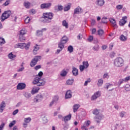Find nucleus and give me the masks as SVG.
I'll return each mask as SVG.
<instances>
[{"mask_svg": "<svg viewBox=\"0 0 130 130\" xmlns=\"http://www.w3.org/2000/svg\"><path fill=\"white\" fill-rule=\"evenodd\" d=\"M114 66L117 68H120L124 66V60L122 57H118L114 60Z\"/></svg>", "mask_w": 130, "mask_h": 130, "instance_id": "nucleus-1", "label": "nucleus"}, {"mask_svg": "<svg viewBox=\"0 0 130 130\" xmlns=\"http://www.w3.org/2000/svg\"><path fill=\"white\" fill-rule=\"evenodd\" d=\"M43 18L46 20V22L49 23L53 19V16L54 15L52 12H46L44 13L43 14Z\"/></svg>", "mask_w": 130, "mask_h": 130, "instance_id": "nucleus-2", "label": "nucleus"}, {"mask_svg": "<svg viewBox=\"0 0 130 130\" xmlns=\"http://www.w3.org/2000/svg\"><path fill=\"white\" fill-rule=\"evenodd\" d=\"M12 15V11L8 10L5 11L1 17V22H4L5 20H7Z\"/></svg>", "mask_w": 130, "mask_h": 130, "instance_id": "nucleus-3", "label": "nucleus"}, {"mask_svg": "<svg viewBox=\"0 0 130 130\" xmlns=\"http://www.w3.org/2000/svg\"><path fill=\"white\" fill-rule=\"evenodd\" d=\"M40 59H41V56H36L34 59H32L30 63V66L31 68H33V67H35L36 64H37V62H38V61L40 60Z\"/></svg>", "mask_w": 130, "mask_h": 130, "instance_id": "nucleus-4", "label": "nucleus"}, {"mask_svg": "<svg viewBox=\"0 0 130 130\" xmlns=\"http://www.w3.org/2000/svg\"><path fill=\"white\" fill-rule=\"evenodd\" d=\"M101 96V92L98 91L93 94V95L91 96V100H96L97 98L100 97Z\"/></svg>", "mask_w": 130, "mask_h": 130, "instance_id": "nucleus-5", "label": "nucleus"}, {"mask_svg": "<svg viewBox=\"0 0 130 130\" xmlns=\"http://www.w3.org/2000/svg\"><path fill=\"white\" fill-rule=\"evenodd\" d=\"M41 9H49L51 7V3H44L41 5L40 6Z\"/></svg>", "mask_w": 130, "mask_h": 130, "instance_id": "nucleus-6", "label": "nucleus"}, {"mask_svg": "<svg viewBox=\"0 0 130 130\" xmlns=\"http://www.w3.org/2000/svg\"><path fill=\"white\" fill-rule=\"evenodd\" d=\"M26 88V84L24 83H19L17 86V90H24Z\"/></svg>", "mask_w": 130, "mask_h": 130, "instance_id": "nucleus-7", "label": "nucleus"}, {"mask_svg": "<svg viewBox=\"0 0 130 130\" xmlns=\"http://www.w3.org/2000/svg\"><path fill=\"white\" fill-rule=\"evenodd\" d=\"M127 17L126 16H124L119 21L120 26H124L126 23V19Z\"/></svg>", "mask_w": 130, "mask_h": 130, "instance_id": "nucleus-8", "label": "nucleus"}, {"mask_svg": "<svg viewBox=\"0 0 130 130\" xmlns=\"http://www.w3.org/2000/svg\"><path fill=\"white\" fill-rule=\"evenodd\" d=\"M31 120H32V119L30 117L25 118L24 120V123L23 124V127H26L27 125H28V123H29Z\"/></svg>", "mask_w": 130, "mask_h": 130, "instance_id": "nucleus-9", "label": "nucleus"}, {"mask_svg": "<svg viewBox=\"0 0 130 130\" xmlns=\"http://www.w3.org/2000/svg\"><path fill=\"white\" fill-rule=\"evenodd\" d=\"M95 4L98 7H103L105 4L104 0H96Z\"/></svg>", "mask_w": 130, "mask_h": 130, "instance_id": "nucleus-10", "label": "nucleus"}, {"mask_svg": "<svg viewBox=\"0 0 130 130\" xmlns=\"http://www.w3.org/2000/svg\"><path fill=\"white\" fill-rule=\"evenodd\" d=\"M82 12V8L80 6L77 7L76 9H74V14L77 15L80 14Z\"/></svg>", "mask_w": 130, "mask_h": 130, "instance_id": "nucleus-11", "label": "nucleus"}, {"mask_svg": "<svg viewBox=\"0 0 130 130\" xmlns=\"http://www.w3.org/2000/svg\"><path fill=\"white\" fill-rule=\"evenodd\" d=\"M37 98L34 99L35 102H38L39 101H41L43 99V96L42 95L38 94L36 96Z\"/></svg>", "mask_w": 130, "mask_h": 130, "instance_id": "nucleus-12", "label": "nucleus"}, {"mask_svg": "<svg viewBox=\"0 0 130 130\" xmlns=\"http://www.w3.org/2000/svg\"><path fill=\"white\" fill-rule=\"evenodd\" d=\"M45 81L43 79H41V78H40V80H39V82L38 83V86L40 87L41 86H44L45 85Z\"/></svg>", "mask_w": 130, "mask_h": 130, "instance_id": "nucleus-13", "label": "nucleus"}, {"mask_svg": "<svg viewBox=\"0 0 130 130\" xmlns=\"http://www.w3.org/2000/svg\"><path fill=\"white\" fill-rule=\"evenodd\" d=\"M103 119V115H100L95 118V120L98 123H99L100 122L101 120H102Z\"/></svg>", "mask_w": 130, "mask_h": 130, "instance_id": "nucleus-14", "label": "nucleus"}, {"mask_svg": "<svg viewBox=\"0 0 130 130\" xmlns=\"http://www.w3.org/2000/svg\"><path fill=\"white\" fill-rule=\"evenodd\" d=\"M68 41H69V38H68V37L64 36L61 38L60 42H62V43H64V44H66V43H68Z\"/></svg>", "mask_w": 130, "mask_h": 130, "instance_id": "nucleus-15", "label": "nucleus"}, {"mask_svg": "<svg viewBox=\"0 0 130 130\" xmlns=\"http://www.w3.org/2000/svg\"><path fill=\"white\" fill-rule=\"evenodd\" d=\"M65 98L66 99H70V98H72V91L71 90H68L67 91Z\"/></svg>", "mask_w": 130, "mask_h": 130, "instance_id": "nucleus-16", "label": "nucleus"}, {"mask_svg": "<svg viewBox=\"0 0 130 130\" xmlns=\"http://www.w3.org/2000/svg\"><path fill=\"white\" fill-rule=\"evenodd\" d=\"M5 107H6V103H5V101H3L0 104V112L2 113L4 111Z\"/></svg>", "mask_w": 130, "mask_h": 130, "instance_id": "nucleus-17", "label": "nucleus"}, {"mask_svg": "<svg viewBox=\"0 0 130 130\" xmlns=\"http://www.w3.org/2000/svg\"><path fill=\"white\" fill-rule=\"evenodd\" d=\"M113 85L110 83H106V89L108 90V89H110L109 91H112L113 90Z\"/></svg>", "mask_w": 130, "mask_h": 130, "instance_id": "nucleus-18", "label": "nucleus"}, {"mask_svg": "<svg viewBox=\"0 0 130 130\" xmlns=\"http://www.w3.org/2000/svg\"><path fill=\"white\" fill-rule=\"evenodd\" d=\"M25 46V43H18L16 45V48H20L21 49H24Z\"/></svg>", "mask_w": 130, "mask_h": 130, "instance_id": "nucleus-19", "label": "nucleus"}, {"mask_svg": "<svg viewBox=\"0 0 130 130\" xmlns=\"http://www.w3.org/2000/svg\"><path fill=\"white\" fill-rule=\"evenodd\" d=\"M39 46L37 44L34 47V50H33V54L35 55L37 54V51L39 50Z\"/></svg>", "mask_w": 130, "mask_h": 130, "instance_id": "nucleus-20", "label": "nucleus"}, {"mask_svg": "<svg viewBox=\"0 0 130 130\" xmlns=\"http://www.w3.org/2000/svg\"><path fill=\"white\" fill-rule=\"evenodd\" d=\"M63 10V6L61 5H58L55 7V11L56 12H59V11H62Z\"/></svg>", "mask_w": 130, "mask_h": 130, "instance_id": "nucleus-21", "label": "nucleus"}, {"mask_svg": "<svg viewBox=\"0 0 130 130\" xmlns=\"http://www.w3.org/2000/svg\"><path fill=\"white\" fill-rule=\"evenodd\" d=\"M40 80V78L38 77V76H37L36 78L34 79L32 83L34 85H38V83L39 82V80Z\"/></svg>", "mask_w": 130, "mask_h": 130, "instance_id": "nucleus-22", "label": "nucleus"}, {"mask_svg": "<svg viewBox=\"0 0 130 130\" xmlns=\"http://www.w3.org/2000/svg\"><path fill=\"white\" fill-rule=\"evenodd\" d=\"M39 90H40V88L39 87H34L31 90V94H36V93H38Z\"/></svg>", "mask_w": 130, "mask_h": 130, "instance_id": "nucleus-23", "label": "nucleus"}, {"mask_svg": "<svg viewBox=\"0 0 130 130\" xmlns=\"http://www.w3.org/2000/svg\"><path fill=\"white\" fill-rule=\"evenodd\" d=\"M71 118H72V114H70L69 115L64 117V121L65 122H67V121H69V120H71Z\"/></svg>", "mask_w": 130, "mask_h": 130, "instance_id": "nucleus-24", "label": "nucleus"}, {"mask_svg": "<svg viewBox=\"0 0 130 130\" xmlns=\"http://www.w3.org/2000/svg\"><path fill=\"white\" fill-rule=\"evenodd\" d=\"M72 6V4L69 3L67 6L64 7V12H68L69 10H71V6Z\"/></svg>", "mask_w": 130, "mask_h": 130, "instance_id": "nucleus-25", "label": "nucleus"}, {"mask_svg": "<svg viewBox=\"0 0 130 130\" xmlns=\"http://www.w3.org/2000/svg\"><path fill=\"white\" fill-rule=\"evenodd\" d=\"M109 21L110 23H111L113 27H115V26H116V21H115V19L113 18H110Z\"/></svg>", "mask_w": 130, "mask_h": 130, "instance_id": "nucleus-26", "label": "nucleus"}, {"mask_svg": "<svg viewBox=\"0 0 130 130\" xmlns=\"http://www.w3.org/2000/svg\"><path fill=\"white\" fill-rule=\"evenodd\" d=\"M72 73H73L74 76H78V75L79 74L78 69H77V68H73Z\"/></svg>", "mask_w": 130, "mask_h": 130, "instance_id": "nucleus-27", "label": "nucleus"}, {"mask_svg": "<svg viewBox=\"0 0 130 130\" xmlns=\"http://www.w3.org/2000/svg\"><path fill=\"white\" fill-rule=\"evenodd\" d=\"M73 108L74 112H76V111H77L78 110V109H79V108H80V105H79V104H75L73 106Z\"/></svg>", "mask_w": 130, "mask_h": 130, "instance_id": "nucleus-28", "label": "nucleus"}, {"mask_svg": "<svg viewBox=\"0 0 130 130\" xmlns=\"http://www.w3.org/2000/svg\"><path fill=\"white\" fill-rule=\"evenodd\" d=\"M62 25L63 27H65L66 28H69V23L67 22L66 20H63L62 22Z\"/></svg>", "mask_w": 130, "mask_h": 130, "instance_id": "nucleus-29", "label": "nucleus"}, {"mask_svg": "<svg viewBox=\"0 0 130 130\" xmlns=\"http://www.w3.org/2000/svg\"><path fill=\"white\" fill-rule=\"evenodd\" d=\"M58 48H60V49H63V48H64V44L60 42L58 44Z\"/></svg>", "mask_w": 130, "mask_h": 130, "instance_id": "nucleus-30", "label": "nucleus"}, {"mask_svg": "<svg viewBox=\"0 0 130 130\" xmlns=\"http://www.w3.org/2000/svg\"><path fill=\"white\" fill-rule=\"evenodd\" d=\"M30 45H31V43L28 42L27 44L24 43V48L26 50H28L29 48H30Z\"/></svg>", "mask_w": 130, "mask_h": 130, "instance_id": "nucleus-31", "label": "nucleus"}, {"mask_svg": "<svg viewBox=\"0 0 130 130\" xmlns=\"http://www.w3.org/2000/svg\"><path fill=\"white\" fill-rule=\"evenodd\" d=\"M120 40H121V41H126V40H127V38L123 35H122L120 37Z\"/></svg>", "mask_w": 130, "mask_h": 130, "instance_id": "nucleus-32", "label": "nucleus"}, {"mask_svg": "<svg viewBox=\"0 0 130 130\" xmlns=\"http://www.w3.org/2000/svg\"><path fill=\"white\" fill-rule=\"evenodd\" d=\"M30 5L31 3H30L29 2L24 3V6L26 8V9H29L30 8Z\"/></svg>", "mask_w": 130, "mask_h": 130, "instance_id": "nucleus-33", "label": "nucleus"}, {"mask_svg": "<svg viewBox=\"0 0 130 130\" xmlns=\"http://www.w3.org/2000/svg\"><path fill=\"white\" fill-rule=\"evenodd\" d=\"M68 74V72L66 71V70H63L60 73V76L61 77H66L67 76V74Z\"/></svg>", "mask_w": 130, "mask_h": 130, "instance_id": "nucleus-34", "label": "nucleus"}, {"mask_svg": "<svg viewBox=\"0 0 130 130\" xmlns=\"http://www.w3.org/2000/svg\"><path fill=\"white\" fill-rule=\"evenodd\" d=\"M68 50L70 53H72L74 52V47L72 46H69L68 47Z\"/></svg>", "mask_w": 130, "mask_h": 130, "instance_id": "nucleus-35", "label": "nucleus"}, {"mask_svg": "<svg viewBox=\"0 0 130 130\" xmlns=\"http://www.w3.org/2000/svg\"><path fill=\"white\" fill-rule=\"evenodd\" d=\"M19 40L21 42H24L26 40V38L23 35H19Z\"/></svg>", "mask_w": 130, "mask_h": 130, "instance_id": "nucleus-36", "label": "nucleus"}, {"mask_svg": "<svg viewBox=\"0 0 130 130\" xmlns=\"http://www.w3.org/2000/svg\"><path fill=\"white\" fill-rule=\"evenodd\" d=\"M43 34H42V31H41V30H37L36 32V36L38 37H40V36H42Z\"/></svg>", "mask_w": 130, "mask_h": 130, "instance_id": "nucleus-37", "label": "nucleus"}, {"mask_svg": "<svg viewBox=\"0 0 130 130\" xmlns=\"http://www.w3.org/2000/svg\"><path fill=\"white\" fill-rule=\"evenodd\" d=\"M10 4H11V0H6L5 3L3 4V6H4V7H7L9 6Z\"/></svg>", "mask_w": 130, "mask_h": 130, "instance_id": "nucleus-38", "label": "nucleus"}, {"mask_svg": "<svg viewBox=\"0 0 130 130\" xmlns=\"http://www.w3.org/2000/svg\"><path fill=\"white\" fill-rule=\"evenodd\" d=\"M8 57L10 59H13V58H15V57H16V55L13 54V53L11 52L8 55Z\"/></svg>", "mask_w": 130, "mask_h": 130, "instance_id": "nucleus-39", "label": "nucleus"}, {"mask_svg": "<svg viewBox=\"0 0 130 130\" xmlns=\"http://www.w3.org/2000/svg\"><path fill=\"white\" fill-rule=\"evenodd\" d=\"M73 83H74V80H68L66 82L67 85H73Z\"/></svg>", "mask_w": 130, "mask_h": 130, "instance_id": "nucleus-40", "label": "nucleus"}, {"mask_svg": "<svg viewBox=\"0 0 130 130\" xmlns=\"http://www.w3.org/2000/svg\"><path fill=\"white\" fill-rule=\"evenodd\" d=\"M5 43L6 41H5V39L0 38V45H3V44H5Z\"/></svg>", "mask_w": 130, "mask_h": 130, "instance_id": "nucleus-41", "label": "nucleus"}, {"mask_svg": "<svg viewBox=\"0 0 130 130\" xmlns=\"http://www.w3.org/2000/svg\"><path fill=\"white\" fill-rule=\"evenodd\" d=\"M102 23H103V24H107V18L103 17L102 19Z\"/></svg>", "mask_w": 130, "mask_h": 130, "instance_id": "nucleus-42", "label": "nucleus"}, {"mask_svg": "<svg viewBox=\"0 0 130 130\" xmlns=\"http://www.w3.org/2000/svg\"><path fill=\"white\" fill-rule=\"evenodd\" d=\"M103 34H104V30H103V29H99L98 30V35H99V36H102Z\"/></svg>", "mask_w": 130, "mask_h": 130, "instance_id": "nucleus-43", "label": "nucleus"}, {"mask_svg": "<svg viewBox=\"0 0 130 130\" xmlns=\"http://www.w3.org/2000/svg\"><path fill=\"white\" fill-rule=\"evenodd\" d=\"M124 89L125 91H130V85L128 84H126L124 87Z\"/></svg>", "mask_w": 130, "mask_h": 130, "instance_id": "nucleus-44", "label": "nucleus"}, {"mask_svg": "<svg viewBox=\"0 0 130 130\" xmlns=\"http://www.w3.org/2000/svg\"><path fill=\"white\" fill-rule=\"evenodd\" d=\"M92 113L95 115H98V114H99V110L97 109H95L93 110Z\"/></svg>", "mask_w": 130, "mask_h": 130, "instance_id": "nucleus-45", "label": "nucleus"}, {"mask_svg": "<svg viewBox=\"0 0 130 130\" xmlns=\"http://www.w3.org/2000/svg\"><path fill=\"white\" fill-rule=\"evenodd\" d=\"M15 124H16V120H13L9 124V127H13Z\"/></svg>", "mask_w": 130, "mask_h": 130, "instance_id": "nucleus-46", "label": "nucleus"}, {"mask_svg": "<svg viewBox=\"0 0 130 130\" xmlns=\"http://www.w3.org/2000/svg\"><path fill=\"white\" fill-rule=\"evenodd\" d=\"M98 86H102L103 85V79H99L98 83Z\"/></svg>", "mask_w": 130, "mask_h": 130, "instance_id": "nucleus-47", "label": "nucleus"}, {"mask_svg": "<svg viewBox=\"0 0 130 130\" xmlns=\"http://www.w3.org/2000/svg\"><path fill=\"white\" fill-rule=\"evenodd\" d=\"M83 66L85 67L86 69H87L88 67H89V63H88V61H83Z\"/></svg>", "mask_w": 130, "mask_h": 130, "instance_id": "nucleus-48", "label": "nucleus"}, {"mask_svg": "<svg viewBox=\"0 0 130 130\" xmlns=\"http://www.w3.org/2000/svg\"><path fill=\"white\" fill-rule=\"evenodd\" d=\"M85 69H86V68L83 65H80L79 66V69L80 70V72H83V71H84Z\"/></svg>", "mask_w": 130, "mask_h": 130, "instance_id": "nucleus-49", "label": "nucleus"}, {"mask_svg": "<svg viewBox=\"0 0 130 130\" xmlns=\"http://www.w3.org/2000/svg\"><path fill=\"white\" fill-rule=\"evenodd\" d=\"M81 129L82 130H88V127L85 124L81 126Z\"/></svg>", "mask_w": 130, "mask_h": 130, "instance_id": "nucleus-50", "label": "nucleus"}, {"mask_svg": "<svg viewBox=\"0 0 130 130\" xmlns=\"http://www.w3.org/2000/svg\"><path fill=\"white\" fill-rule=\"evenodd\" d=\"M84 124H85L87 126V127H88L89 126V125H90V124H91V121L90 120H87V121H85L84 122Z\"/></svg>", "mask_w": 130, "mask_h": 130, "instance_id": "nucleus-51", "label": "nucleus"}, {"mask_svg": "<svg viewBox=\"0 0 130 130\" xmlns=\"http://www.w3.org/2000/svg\"><path fill=\"white\" fill-rule=\"evenodd\" d=\"M29 22H30V17H26V18H25L24 20V22L26 24H28V23H29Z\"/></svg>", "mask_w": 130, "mask_h": 130, "instance_id": "nucleus-52", "label": "nucleus"}, {"mask_svg": "<svg viewBox=\"0 0 130 130\" xmlns=\"http://www.w3.org/2000/svg\"><path fill=\"white\" fill-rule=\"evenodd\" d=\"M25 34H26V31H25V30H24V29H21V30L20 31V35H19L24 36V35H25Z\"/></svg>", "mask_w": 130, "mask_h": 130, "instance_id": "nucleus-53", "label": "nucleus"}, {"mask_svg": "<svg viewBox=\"0 0 130 130\" xmlns=\"http://www.w3.org/2000/svg\"><path fill=\"white\" fill-rule=\"evenodd\" d=\"M29 13L34 15L35 14H36V11H35V9H31L29 11Z\"/></svg>", "mask_w": 130, "mask_h": 130, "instance_id": "nucleus-54", "label": "nucleus"}, {"mask_svg": "<svg viewBox=\"0 0 130 130\" xmlns=\"http://www.w3.org/2000/svg\"><path fill=\"white\" fill-rule=\"evenodd\" d=\"M123 8V6L121 5H119L116 6L117 10H121Z\"/></svg>", "mask_w": 130, "mask_h": 130, "instance_id": "nucleus-55", "label": "nucleus"}, {"mask_svg": "<svg viewBox=\"0 0 130 130\" xmlns=\"http://www.w3.org/2000/svg\"><path fill=\"white\" fill-rule=\"evenodd\" d=\"M37 76H38V77H39V78H40V79H41V77H42V76H43V73L42 72L40 71L38 73V75Z\"/></svg>", "mask_w": 130, "mask_h": 130, "instance_id": "nucleus-56", "label": "nucleus"}, {"mask_svg": "<svg viewBox=\"0 0 130 130\" xmlns=\"http://www.w3.org/2000/svg\"><path fill=\"white\" fill-rule=\"evenodd\" d=\"M93 50H95L96 51L99 50V45L95 46L94 47H93Z\"/></svg>", "mask_w": 130, "mask_h": 130, "instance_id": "nucleus-57", "label": "nucleus"}, {"mask_svg": "<svg viewBox=\"0 0 130 130\" xmlns=\"http://www.w3.org/2000/svg\"><path fill=\"white\" fill-rule=\"evenodd\" d=\"M39 69H41V65H38L35 67V70H36V71H38Z\"/></svg>", "mask_w": 130, "mask_h": 130, "instance_id": "nucleus-58", "label": "nucleus"}, {"mask_svg": "<svg viewBox=\"0 0 130 130\" xmlns=\"http://www.w3.org/2000/svg\"><path fill=\"white\" fill-rule=\"evenodd\" d=\"M124 82H128L130 80V76L126 77L124 79Z\"/></svg>", "mask_w": 130, "mask_h": 130, "instance_id": "nucleus-59", "label": "nucleus"}, {"mask_svg": "<svg viewBox=\"0 0 130 130\" xmlns=\"http://www.w3.org/2000/svg\"><path fill=\"white\" fill-rule=\"evenodd\" d=\"M91 82V80L88 79L87 81H86L84 83V86H87L88 85V83H90Z\"/></svg>", "mask_w": 130, "mask_h": 130, "instance_id": "nucleus-60", "label": "nucleus"}, {"mask_svg": "<svg viewBox=\"0 0 130 130\" xmlns=\"http://www.w3.org/2000/svg\"><path fill=\"white\" fill-rule=\"evenodd\" d=\"M53 101L55 102H56V101H58V96H55L53 99Z\"/></svg>", "mask_w": 130, "mask_h": 130, "instance_id": "nucleus-61", "label": "nucleus"}, {"mask_svg": "<svg viewBox=\"0 0 130 130\" xmlns=\"http://www.w3.org/2000/svg\"><path fill=\"white\" fill-rule=\"evenodd\" d=\"M125 113V112L122 111L120 113V117H123V116H124V114Z\"/></svg>", "mask_w": 130, "mask_h": 130, "instance_id": "nucleus-62", "label": "nucleus"}, {"mask_svg": "<svg viewBox=\"0 0 130 130\" xmlns=\"http://www.w3.org/2000/svg\"><path fill=\"white\" fill-rule=\"evenodd\" d=\"M4 127H5V123H2L0 125V130H3Z\"/></svg>", "mask_w": 130, "mask_h": 130, "instance_id": "nucleus-63", "label": "nucleus"}, {"mask_svg": "<svg viewBox=\"0 0 130 130\" xmlns=\"http://www.w3.org/2000/svg\"><path fill=\"white\" fill-rule=\"evenodd\" d=\"M93 36H90L88 38V41H89V42H91V41H93Z\"/></svg>", "mask_w": 130, "mask_h": 130, "instance_id": "nucleus-64", "label": "nucleus"}]
</instances>
